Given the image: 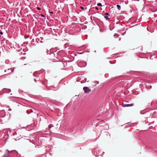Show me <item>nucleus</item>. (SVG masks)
<instances>
[{"instance_id":"ddd939ff","label":"nucleus","mask_w":157,"mask_h":157,"mask_svg":"<svg viewBox=\"0 0 157 157\" xmlns=\"http://www.w3.org/2000/svg\"><path fill=\"white\" fill-rule=\"evenodd\" d=\"M40 15L42 17H45V16L43 14H40Z\"/></svg>"},{"instance_id":"f3484780","label":"nucleus","mask_w":157,"mask_h":157,"mask_svg":"<svg viewBox=\"0 0 157 157\" xmlns=\"http://www.w3.org/2000/svg\"><path fill=\"white\" fill-rule=\"evenodd\" d=\"M0 34H1V35L2 34H3V32H2V31L0 32Z\"/></svg>"},{"instance_id":"0eeeda50","label":"nucleus","mask_w":157,"mask_h":157,"mask_svg":"<svg viewBox=\"0 0 157 157\" xmlns=\"http://www.w3.org/2000/svg\"><path fill=\"white\" fill-rule=\"evenodd\" d=\"M117 9L119 10H121V6L120 5H117Z\"/></svg>"},{"instance_id":"6e6552de","label":"nucleus","mask_w":157,"mask_h":157,"mask_svg":"<svg viewBox=\"0 0 157 157\" xmlns=\"http://www.w3.org/2000/svg\"><path fill=\"white\" fill-rule=\"evenodd\" d=\"M53 127V125H51V124H50V125H48V129L47 128V129H49L50 128H51L52 127Z\"/></svg>"},{"instance_id":"f257e3e1","label":"nucleus","mask_w":157,"mask_h":157,"mask_svg":"<svg viewBox=\"0 0 157 157\" xmlns=\"http://www.w3.org/2000/svg\"><path fill=\"white\" fill-rule=\"evenodd\" d=\"M53 49H51L50 50V54L48 56L49 58L51 60H54L55 59V57L57 58L58 56V53L56 51L54 52Z\"/></svg>"},{"instance_id":"7ed1b4c3","label":"nucleus","mask_w":157,"mask_h":157,"mask_svg":"<svg viewBox=\"0 0 157 157\" xmlns=\"http://www.w3.org/2000/svg\"><path fill=\"white\" fill-rule=\"evenodd\" d=\"M133 105V104H124L122 106L124 107L132 106Z\"/></svg>"},{"instance_id":"dca6fc26","label":"nucleus","mask_w":157,"mask_h":157,"mask_svg":"<svg viewBox=\"0 0 157 157\" xmlns=\"http://www.w3.org/2000/svg\"><path fill=\"white\" fill-rule=\"evenodd\" d=\"M105 14L106 15H109V13H106Z\"/></svg>"},{"instance_id":"20e7f679","label":"nucleus","mask_w":157,"mask_h":157,"mask_svg":"<svg viewBox=\"0 0 157 157\" xmlns=\"http://www.w3.org/2000/svg\"><path fill=\"white\" fill-rule=\"evenodd\" d=\"M7 73L8 74H10L12 72H13L14 71V69H12L11 68H8L7 70Z\"/></svg>"},{"instance_id":"39448f33","label":"nucleus","mask_w":157,"mask_h":157,"mask_svg":"<svg viewBox=\"0 0 157 157\" xmlns=\"http://www.w3.org/2000/svg\"><path fill=\"white\" fill-rule=\"evenodd\" d=\"M5 90H6V92L9 93L11 91V90L10 89H5Z\"/></svg>"},{"instance_id":"4468645a","label":"nucleus","mask_w":157,"mask_h":157,"mask_svg":"<svg viewBox=\"0 0 157 157\" xmlns=\"http://www.w3.org/2000/svg\"><path fill=\"white\" fill-rule=\"evenodd\" d=\"M80 8H81L83 10H84V7H82V6H80Z\"/></svg>"},{"instance_id":"f8f14e48","label":"nucleus","mask_w":157,"mask_h":157,"mask_svg":"<svg viewBox=\"0 0 157 157\" xmlns=\"http://www.w3.org/2000/svg\"><path fill=\"white\" fill-rule=\"evenodd\" d=\"M36 9L37 10H41V8L40 7H36Z\"/></svg>"},{"instance_id":"9d476101","label":"nucleus","mask_w":157,"mask_h":157,"mask_svg":"<svg viewBox=\"0 0 157 157\" xmlns=\"http://www.w3.org/2000/svg\"><path fill=\"white\" fill-rule=\"evenodd\" d=\"M49 52L50 51H49L48 50L46 49V52L47 53V54H48L49 55L50 54V53Z\"/></svg>"},{"instance_id":"f03ea898","label":"nucleus","mask_w":157,"mask_h":157,"mask_svg":"<svg viewBox=\"0 0 157 157\" xmlns=\"http://www.w3.org/2000/svg\"><path fill=\"white\" fill-rule=\"evenodd\" d=\"M83 90L85 93H89L91 91V90L89 89L88 87L86 86L83 88Z\"/></svg>"},{"instance_id":"423d86ee","label":"nucleus","mask_w":157,"mask_h":157,"mask_svg":"<svg viewBox=\"0 0 157 157\" xmlns=\"http://www.w3.org/2000/svg\"><path fill=\"white\" fill-rule=\"evenodd\" d=\"M104 17L107 20H108L110 19V18L107 16H104Z\"/></svg>"},{"instance_id":"2eb2a0df","label":"nucleus","mask_w":157,"mask_h":157,"mask_svg":"<svg viewBox=\"0 0 157 157\" xmlns=\"http://www.w3.org/2000/svg\"><path fill=\"white\" fill-rule=\"evenodd\" d=\"M95 9L97 10H99V9L97 7H95Z\"/></svg>"},{"instance_id":"9b49d317","label":"nucleus","mask_w":157,"mask_h":157,"mask_svg":"<svg viewBox=\"0 0 157 157\" xmlns=\"http://www.w3.org/2000/svg\"><path fill=\"white\" fill-rule=\"evenodd\" d=\"M97 5L98 6H102V4L101 3H98L97 4Z\"/></svg>"},{"instance_id":"a211bd4d","label":"nucleus","mask_w":157,"mask_h":157,"mask_svg":"<svg viewBox=\"0 0 157 157\" xmlns=\"http://www.w3.org/2000/svg\"><path fill=\"white\" fill-rule=\"evenodd\" d=\"M34 81H35V82H37V81H36V78H34Z\"/></svg>"},{"instance_id":"1a4fd4ad","label":"nucleus","mask_w":157,"mask_h":157,"mask_svg":"<svg viewBox=\"0 0 157 157\" xmlns=\"http://www.w3.org/2000/svg\"><path fill=\"white\" fill-rule=\"evenodd\" d=\"M119 36V35L118 34H117V33H115L114 34V36L115 38H116L117 37H118Z\"/></svg>"},{"instance_id":"412c9836","label":"nucleus","mask_w":157,"mask_h":157,"mask_svg":"<svg viewBox=\"0 0 157 157\" xmlns=\"http://www.w3.org/2000/svg\"><path fill=\"white\" fill-rule=\"evenodd\" d=\"M155 113V112H154V113Z\"/></svg>"},{"instance_id":"6ab92c4d","label":"nucleus","mask_w":157,"mask_h":157,"mask_svg":"<svg viewBox=\"0 0 157 157\" xmlns=\"http://www.w3.org/2000/svg\"><path fill=\"white\" fill-rule=\"evenodd\" d=\"M50 13H51L53 14V12H50Z\"/></svg>"},{"instance_id":"aec40b11","label":"nucleus","mask_w":157,"mask_h":157,"mask_svg":"<svg viewBox=\"0 0 157 157\" xmlns=\"http://www.w3.org/2000/svg\"><path fill=\"white\" fill-rule=\"evenodd\" d=\"M4 71L5 72H6L7 71V70H5Z\"/></svg>"}]
</instances>
